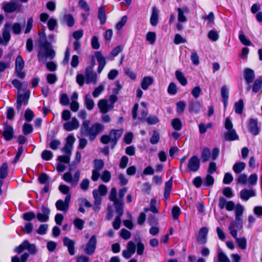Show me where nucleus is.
<instances>
[{"label":"nucleus","mask_w":262,"mask_h":262,"mask_svg":"<svg viewBox=\"0 0 262 262\" xmlns=\"http://www.w3.org/2000/svg\"><path fill=\"white\" fill-rule=\"evenodd\" d=\"M29 254L28 253H24L20 257L14 256L12 258L11 262H25L28 258Z\"/></svg>","instance_id":"39"},{"label":"nucleus","mask_w":262,"mask_h":262,"mask_svg":"<svg viewBox=\"0 0 262 262\" xmlns=\"http://www.w3.org/2000/svg\"><path fill=\"white\" fill-rule=\"evenodd\" d=\"M235 228H236V227L235 222H230L229 226V230L230 231V233L233 237H236V236H237V230Z\"/></svg>","instance_id":"45"},{"label":"nucleus","mask_w":262,"mask_h":262,"mask_svg":"<svg viewBox=\"0 0 262 262\" xmlns=\"http://www.w3.org/2000/svg\"><path fill=\"white\" fill-rule=\"evenodd\" d=\"M154 79L150 76H146L142 79L141 85L142 89L146 90L148 89L149 85L153 83Z\"/></svg>","instance_id":"26"},{"label":"nucleus","mask_w":262,"mask_h":262,"mask_svg":"<svg viewBox=\"0 0 262 262\" xmlns=\"http://www.w3.org/2000/svg\"><path fill=\"white\" fill-rule=\"evenodd\" d=\"M60 103L63 105H68L70 103L69 97L66 94H62L60 96Z\"/></svg>","instance_id":"64"},{"label":"nucleus","mask_w":262,"mask_h":262,"mask_svg":"<svg viewBox=\"0 0 262 262\" xmlns=\"http://www.w3.org/2000/svg\"><path fill=\"white\" fill-rule=\"evenodd\" d=\"M156 38V33L154 32H149L146 34V40L151 44L155 43Z\"/></svg>","instance_id":"57"},{"label":"nucleus","mask_w":262,"mask_h":262,"mask_svg":"<svg viewBox=\"0 0 262 262\" xmlns=\"http://www.w3.org/2000/svg\"><path fill=\"white\" fill-rule=\"evenodd\" d=\"M117 189L114 187L111 189L110 194L109 195V199L111 201L114 202L118 201V199L117 198Z\"/></svg>","instance_id":"56"},{"label":"nucleus","mask_w":262,"mask_h":262,"mask_svg":"<svg viewBox=\"0 0 262 262\" xmlns=\"http://www.w3.org/2000/svg\"><path fill=\"white\" fill-rule=\"evenodd\" d=\"M214 178L210 174H207L204 180V185L206 186H212L214 184Z\"/></svg>","instance_id":"46"},{"label":"nucleus","mask_w":262,"mask_h":262,"mask_svg":"<svg viewBox=\"0 0 262 262\" xmlns=\"http://www.w3.org/2000/svg\"><path fill=\"white\" fill-rule=\"evenodd\" d=\"M175 74L176 78L183 86H185L187 84V79L181 71L179 70L176 71Z\"/></svg>","instance_id":"33"},{"label":"nucleus","mask_w":262,"mask_h":262,"mask_svg":"<svg viewBox=\"0 0 262 262\" xmlns=\"http://www.w3.org/2000/svg\"><path fill=\"white\" fill-rule=\"evenodd\" d=\"M148 223L150 226H156L158 224V219L154 214H150L148 217Z\"/></svg>","instance_id":"59"},{"label":"nucleus","mask_w":262,"mask_h":262,"mask_svg":"<svg viewBox=\"0 0 262 262\" xmlns=\"http://www.w3.org/2000/svg\"><path fill=\"white\" fill-rule=\"evenodd\" d=\"M50 210L49 208L42 206L41 208V212L36 214L37 220L40 222H46L49 221Z\"/></svg>","instance_id":"12"},{"label":"nucleus","mask_w":262,"mask_h":262,"mask_svg":"<svg viewBox=\"0 0 262 262\" xmlns=\"http://www.w3.org/2000/svg\"><path fill=\"white\" fill-rule=\"evenodd\" d=\"M97 244V238L95 235H93L84 248V251L88 255H92L95 251Z\"/></svg>","instance_id":"7"},{"label":"nucleus","mask_w":262,"mask_h":262,"mask_svg":"<svg viewBox=\"0 0 262 262\" xmlns=\"http://www.w3.org/2000/svg\"><path fill=\"white\" fill-rule=\"evenodd\" d=\"M158 10L156 7H154L152 9V14L150 17V24L153 26H156L158 23Z\"/></svg>","instance_id":"23"},{"label":"nucleus","mask_w":262,"mask_h":262,"mask_svg":"<svg viewBox=\"0 0 262 262\" xmlns=\"http://www.w3.org/2000/svg\"><path fill=\"white\" fill-rule=\"evenodd\" d=\"M71 200V194H68L66 195L64 201L58 200L55 204L56 207L58 210L67 212L68 210L69 204Z\"/></svg>","instance_id":"6"},{"label":"nucleus","mask_w":262,"mask_h":262,"mask_svg":"<svg viewBox=\"0 0 262 262\" xmlns=\"http://www.w3.org/2000/svg\"><path fill=\"white\" fill-rule=\"evenodd\" d=\"M95 56L99 63L98 72L100 73L105 66V58L103 57L101 53L99 51L95 53Z\"/></svg>","instance_id":"15"},{"label":"nucleus","mask_w":262,"mask_h":262,"mask_svg":"<svg viewBox=\"0 0 262 262\" xmlns=\"http://www.w3.org/2000/svg\"><path fill=\"white\" fill-rule=\"evenodd\" d=\"M95 170L100 171L104 167V162L102 160L96 159L94 161Z\"/></svg>","instance_id":"48"},{"label":"nucleus","mask_w":262,"mask_h":262,"mask_svg":"<svg viewBox=\"0 0 262 262\" xmlns=\"http://www.w3.org/2000/svg\"><path fill=\"white\" fill-rule=\"evenodd\" d=\"M101 178L102 180L105 182L107 183L108 182L111 178V172L107 170H104L101 176Z\"/></svg>","instance_id":"50"},{"label":"nucleus","mask_w":262,"mask_h":262,"mask_svg":"<svg viewBox=\"0 0 262 262\" xmlns=\"http://www.w3.org/2000/svg\"><path fill=\"white\" fill-rule=\"evenodd\" d=\"M236 242L238 246L242 250H245L247 247V240L245 237L238 238L237 236L236 237H234Z\"/></svg>","instance_id":"38"},{"label":"nucleus","mask_w":262,"mask_h":262,"mask_svg":"<svg viewBox=\"0 0 262 262\" xmlns=\"http://www.w3.org/2000/svg\"><path fill=\"white\" fill-rule=\"evenodd\" d=\"M181 212V209L179 207L174 206L171 210V213L173 219L177 220Z\"/></svg>","instance_id":"52"},{"label":"nucleus","mask_w":262,"mask_h":262,"mask_svg":"<svg viewBox=\"0 0 262 262\" xmlns=\"http://www.w3.org/2000/svg\"><path fill=\"white\" fill-rule=\"evenodd\" d=\"M202 107V102L195 100H189L188 108L190 113L198 114L200 112Z\"/></svg>","instance_id":"11"},{"label":"nucleus","mask_w":262,"mask_h":262,"mask_svg":"<svg viewBox=\"0 0 262 262\" xmlns=\"http://www.w3.org/2000/svg\"><path fill=\"white\" fill-rule=\"evenodd\" d=\"M63 243L64 245L68 247L69 253L71 255H74L75 254V243L74 241L69 238L67 237H64L63 239Z\"/></svg>","instance_id":"18"},{"label":"nucleus","mask_w":262,"mask_h":262,"mask_svg":"<svg viewBox=\"0 0 262 262\" xmlns=\"http://www.w3.org/2000/svg\"><path fill=\"white\" fill-rule=\"evenodd\" d=\"M200 167V160L196 156H193L188 160L187 167L189 170L195 172Z\"/></svg>","instance_id":"10"},{"label":"nucleus","mask_w":262,"mask_h":262,"mask_svg":"<svg viewBox=\"0 0 262 262\" xmlns=\"http://www.w3.org/2000/svg\"><path fill=\"white\" fill-rule=\"evenodd\" d=\"M37 47V57L39 61L45 63L47 62L48 59L52 60L55 57L56 52L53 49L51 42L38 44Z\"/></svg>","instance_id":"2"},{"label":"nucleus","mask_w":262,"mask_h":262,"mask_svg":"<svg viewBox=\"0 0 262 262\" xmlns=\"http://www.w3.org/2000/svg\"><path fill=\"white\" fill-rule=\"evenodd\" d=\"M178 12V20L181 23L185 22L187 21V18L184 15V13H188L189 9L186 7H184L182 8H178L177 9Z\"/></svg>","instance_id":"21"},{"label":"nucleus","mask_w":262,"mask_h":262,"mask_svg":"<svg viewBox=\"0 0 262 262\" xmlns=\"http://www.w3.org/2000/svg\"><path fill=\"white\" fill-rule=\"evenodd\" d=\"M104 88L103 85H100L99 86L96 88L93 92V96L95 98L98 97L100 94L104 91Z\"/></svg>","instance_id":"63"},{"label":"nucleus","mask_w":262,"mask_h":262,"mask_svg":"<svg viewBox=\"0 0 262 262\" xmlns=\"http://www.w3.org/2000/svg\"><path fill=\"white\" fill-rule=\"evenodd\" d=\"M21 7V4L18 0H11L9 3L3 4V9L7 13H12L15 11L19 10Z\"/></svg>","instance_id":"4"},{"label":"nucleus","mask_w":262,"mask_h":262,"mask_svg":"<svg viewBox=\"0 0 262 262\" xmlns=\"http://www.w3.org/2000/svg\"><path fill=\"white\" fill-rule=\"evenodd\" d=\"M85 82L88 84L93 83L95 84L97 82V74L93 72L92 66L88 67L85 71Z\"/></svg>","instance_id":"8"},{"label":"nucleus","mask_w":262,"mask_h":262,"mask_svg":"<svg viewBox=\"0 0 262 262\" xmlns=\"http://www.w3.org/2000/svg\"><path fill=\"white\" fill-rule=\"evenodd\" d=\"M41 157L43 160L48 161L51 160L53 157V154L50 150H45L42 151Z\"/></svg>","instance_id":"60"},{"label":"nucleus","mask_w":262,"mask_h":262,"mask_svg":"<svg viewBox=\"0 0 262 262\" xmlns=\"http://www.w3.org/2000/svg\"><path fill=\"white\" fill-rule=\"evenodd\" d=\"M202 19L206 20L208 21V24L212 25L214 23V15L213 12H210L208 15H203L202 17Z\"/></svg>","instance_id":"55"},{"label":"nucleus","mask_w":262,"mask_h":262,"mask_svg":"<svg viewBox=\"0 0 262 262\" xmlns=\"http://www.w3.org/2000/svg\"><path fill=\"white\" fill-rule=\"evenodd\" d=\"M208 232V230L206 227H203L200 229L198 236V241L199 243L205 244L207 242Z\"/></svg>","instance_id":"17"},{"label":"nucleus","mask_w":262,"mask_h":262,"mask_svg":"<svg viewBox=\"0 0 262 262\" xmlns=\"http://www.w3.org/2000/svg\"><path fill=\"white\" fill-rule=\"evenodd\" d=\"M114 205L118 215L122 216L123 214L124 201H117L114 202Z\"/></svg>","instance_id":"27"},{"label":"nucleus","mask_w":262,"mask_h":262,"mask_svg":"<svg viewBox=\"0 0 262 262\" xmlns=\"http://www.w3.org/2000/svg\"><path fill=\"white\" fill-rule=\"evenodd\" d=\"M211 156V152L209 148L205 147L201 153L202 162L205 163L209 160Z\"/></svg>","instance_id":"35"},{"label":"nucleus","mask_w":262,"mask_h":262,"mask_svg":"<svg viewBox=\"0 0 262 262\" xmlns=\"http://www.w3.org/2000/svg\"><path fill=\"white\" fill-rule=\"evenodd\" d=\"M248 128L249 131L253 135H257L259 133L257 121L254 119H251L250 120Z\"/></svg>","instance_id":"20"},{"label":"nucleus","mask_w":262,"mask_h":262,"mask_svg":"<svg viewBox=\"0 0 262 262\" xmlns=\"http://www.w3.org/2000/svg\"><path fill=\"white\" fill-rule=\"evenodd\" d=\"M47 25L50 31H53L57 26V21L53 18H50L48 21Z\"/></svg>","instance_id":"44"},{"label":"nucleus","mask_w":262,"mask_h":262,"mask_svg":"<svg viewBox=\"0 0 262 262\" xmlns=\"http://www.w3.org/2000/svg\"><path fill=\"white\" fill-rule=\"evenodd\" d=\"M238 37L239 40L243 45L247 46H250L251 45V41L246 37L242 31L239 32Z\"/></svg>","instance_id":"41"},{"label":"nucleus","mask_w":262,"mask_h":262,"mask_svg":"<svg viewBox=\"0 0 262 262\" xmlns=\"http://www.w3.org/2000/svg\"><path fill=\"white\" fill-rule=\"evenodd\" d=\"M236 181L238 183L246 185L248 181L247 176L245 173L240 174L238 176Z\"/></svg>","instance_id":"54"},{"label":"nucleus","mask_w":262,"mask_h":262,"mask_svg":"<svg viewBox=\"0 0 262 262\" xmlns=\"http://www.w3.org/2000/svg\"><path fill=\"white\" fill-rule=\"evenodd\" d=\"M15 73L18 77L20 79H24L26 74L22 70L24 68L25 62L21 56H18L15 60Z\"/></svg>","instance_id":"5"},{"label":"nucleus","mask_w":262,"mask_h":262,"mask_svg":"<svg viewBox=\"0 0 262 262\" xmlns=\"http://www.w3.org/2000/svg\"><path fill=\"white\" fill-rule=\"evenodd\" d=\"M160 139V135L159 133L156 130L153 132V134L150 139V142L152 144H157Z\"/></svg>","instance_id":"47"},{"label":"nucleus","mask_w":262,"mask_h":262,"mask_svg":"<svg viewBox=\"0 0 262 262\" xmlns=\"http://www.w3.org/2000/svg\"><path fill=\"white\" fill-rule=\"evenodd\" d=\"M11 26L9 23L5 24L3 32V37L6 42H8L10 39V31Z\"/></svg>","instance_id":"25"},{"label":"nucleus","mask_w":262,"mask_h":262,"mask_svg":"<svg viewBox=\"0 0 262 262\" xmlns=\"http://www.w3.org/2000/svg\"><path fill=\"white\" fill-rule=\"evenodd\" d=\"M171 125L176 130H180L182 128V122L180 119L175 118L171 121Z\"/></svg>","instance_id":"40"},{"label":"nucleus","mask_w":262,"mask_h":262,"mask_svg":"<svg viewBox=\"0 0 262 262\" xmlns=\"http://www.w3.org/2000/svg\"><path fill=\"white\" fill-rule=\"evenodd\" d=\"M93 197L95 199L94 203L96 206L99 205L101 202L102 199L98 194V190L94 189L93 191Z\"/></svg>","instance_id":"53"},{"label":"nucleus","mask_w":262,"mask_h":262,"mask_svg":"<svg viewBox=\"0 0 262 262\" xmlns=\"http://www.w3.org/2000/svg\"><path fill=\"white\" fill-rule=\"evenodd\" d=\"M98 106L100 109L101 113L103 114L106 113L108 111V104L106 99H101L98 103Z\"/></svg>","instance_id":"24"},{"label":"nucleus","mask_w":262,"mask_h":262,"mask_svg":"<svg viewBox=\"0 0 262 262\" xmlns=\"http://www.w3.org/2000/svg\"><path fill=\"white\" fill-rule=\"evenodd\" d=\"M33 131V127L31 124L25 123L23 126V132L25 135L31 133Z\"/></svg>","instance_id":"51"},{"label":"nucleus","mask_w":262,"mask_h":262,"mask_svg":"<svg viewBox=\"0 0 262 262\" xmlns=\"http://www.w3.org/2000/svg\"><path fill=\"white\" fill-rule=\"evenodd\" d=\"M34 117V113L30 109L28 108L26 110L25 118L27 121H31L33 119Z\"/></svg>","instance_id":"58"},{"label":"nucleus","mask_w":262,"mask_h":262,"mask_svg":"<svg viewBox=\"0 0 262 262\" xmlns=\"http://www.w3.org/2000/svg\"><path fill=\"white\" fill-rule=\"evenodd\" d=\"M14 130L12 126L7 123L4 124V130L3 135L7 141L11 140L13 137Z\"/></svg>","instance_id":"14"},{"label":"nucleus","mask_w":262,"mask_h":262,"mask_svg":"<svg viewBox=\"0 0 262 262\" xmlns=\"http://www.w3.org/2000/svg\"><path fill=\"white\" fill-rule=\"evenodd\" d=\"M25 250H28L31 255H34L37 252L35 245L30 244L27 240L24 241L21 244L17 247L15 249V251L18 253H20Z\"/></svg>","instance_id":"3"},{"label":"nucleus","mask_w":262,"mask_h":262,"mask_svg":"<svg viewBox=\"0 0 262 262\" xmlns=\"http://www.w3.org/2000/svg\"><path fill=\"white\" fill-rule=\"evenodd\" d=\"M246 166V163L243 162H236L233 165L232 169L235 173L238 174L245 169Z\"/></svg>","instance_id":"30"},{"label":"nucleus","mask_w":262,"mask_h":262,"mask_svg":"<svg viewBox=\"0 0 262 262\" xmlns=\"http://www.w3.org/2000/svg\"><path fill=\"white\" fill-rule=\"evenodd\" d=\"M225 139L227 141H233L238 139V136L236 134L235 129L228 130L224 134Z\"/></svg>","instance_id":"22"},{"label":"nucleus","mask_w":262,"mask_h":262,"mask_svg":"<svg viewBox=\"0 0 262 262\" xmlns=\"http://www.w3.org/2000/svg\"><path fill=\"white\" fill-rule=\"evenodd\" d=\"M62 21L63 23L67 24L70 27H73L74 25V19L72 15L70 14L64 15L62 18Z\"/></svg>","instance_id":"31"},{"label":"nucleus","mask_w":262,"mask_h":262,"mask_svg":"<svg viewBox=\"0 0 262 262\" xmlns=\"http://www.w3.org/2000/svg\"><path fill=\"white\" fill-rule=\"evenodd\" d=\"M208 37L212 41H216L219 37L218 32L215 30H212L208 33Z\"/></svg>","instance_id":"42"},{"label":"nucleus","mask_w":262,"mask_h":262,"mask_svg":"<svg viewBox=\"0 0 262 262\" xmlns=\"http://www.w3.org/2000/svg\"><path fill=\"white\" fill-rule=\"evenodd\" d=\"M261 86L262 78L260 77L256 79L254 82L252 87V91L255 93L258 92L260 90Z\"/></svg>","instance_id":"36"},{"label":"nucleus","mask_w":262,"mask_h":262,"mask_svg":"<svg viewBox=\"0 0 262 262\" xmlns=\"http://www.w3.org/2000/svg\"><path fill=\"white\" fill-rule=\"evenodd\" d=\"M186 107V103L182 101H178L177 103V111L179 113H183Z\"/></svg>","instance_id":"61"},{"label":"nucleus","mask_w":262,"mask_h":262,"mask_svg":"<svg viewBox=\"0 0 262 262\" xmlns=\"http://www.w3.org/2000/svg\"><path fill=\"white\" fill-rule=\"evenodd\" d=\"M49 177L46 173H42L38 178L39 182L41 184L49 183Z\"/></svg>","instance_id":"43"},{"label":"nucleus","mask_w":262,"mask_h":262,"mask_svg":"<svg viewBox=\"0 0 262 262\" xmlns=\"http://www.w3.org/2000/svg\"><path fill=\"white\" fill-rule=\"evenodd\" d=\"M90 120L83 121L80 129V134L82 137H88L90 141H93L97 136L104 130V126L99 123H93L91 126Z\"/></svg>","instance_id":"1"},{"label":"nucleus","mask_w":262,"mask_h":262,"mask_svg":"<svg viewBox=\"0 0 262 262\" xmlns=\"http://www.w3.org/2000/svg\"><path fill=\"white\" fill-rule=\"evenodd\" d=\"M123 133V129H112L109 134L111 138V148H113L116 145L118 140L121 137Z\"/></svg>","instance_id":"9"},{"label":"nucleus","mask_w":262,"mask_h":262,"mask_svg":"<svg viewBox=\"0 0 262 262\" xmlns=\"http://www.w3.org/2000/svg\"><path fill=\"white\" fill-rule=\"evenodd\" d=\"M84 104L88 110H92L95 105L94 101L89 94H86L84 97Z\"/></svg>","instance_id":"28"},{"label":"nucleus","mask_w":262,"mask_h":262,"mask_svg":"<svg viewBox=\"0 0 262 262\" xmlns=\"http://www.w3.org/2000/svg\"><path fill=\"white\" fill-rule=\"evenodd\" d=\"M8 175V165L6 163H4L0 167V183H3L4 179Z\"/></svg>","instance_id":"29"},{"label":"nucleus","mask_w":262,"mask_h":262,"mask_svg":"<svg viewBox=\"0 0 262 262\" xmlns=\"http://www.w3.org/2000/svg\"><path fill=\"white\" fill-rule=\"evenodd\" d=\"M79 127V123L76 117H73L71 121H68L63 124V128L67 131L77 129Z\"/></svg>","instance_id":"13"},{"label":"nucleus","mask_w":262,"mask_h":262,"mask_svg":"<svg viewBox=\"0 0 262 262\" xmlns=\"http://www.w3.org/2000/svg\"><path fill=\"white\" fill-rule=\"evenodd\" d=\"M172 178H171L165 184L164 196L165 199H167L169 196L170 192L172 188Z\"/></svg>","instance_id":"32"},{"label":"nucleus","mask_w":262,"mask_h":262,"mask_svg":"<svg viewBox=\"0 0 262 262\" xmlns=\"http://www.w3.org/2000/svg\"><path fill=\"white\" fill-rule=\"evenodd\" d=\"M255 192L253 190L244 189L240 191L241 198L244 201H248L250 197L254 196Z\"/></svg>","instance_id":"19"},{"label":"nucleus","mask_w":262,"mask_h":262,"mask_svg":"<svg viewBox=\"0 0 262 262\" xmlns=\"http://www.w3.org/2000/svg\"><path fill=\"white\" fill-rule=\"evenodd\" d=\"M36 215L34 212L32 211H28L23 214V217L24 220L27 221H30L34 219Z\"/></svg>","instance_id":"49"},{"label":"nucleus","mask_w":262,"mask_h":262,"mask_svg":"<svg viewBox=\"0 0 262 262\" xmlns=\"http://www.w3.org/2000/svg\"><path fill=\"white\" fill-rule=\"evenodd\" d=\"M167 92L169 94L171 95H174L177 93V86L174 82L170 83L167 89Z\"/></svg>","instance_id":"62"},{"label":"nucleus","mask_w":262,"mask_h":262,"mask_svg":"<svg viewBox=\"0 0 262 262\" xmlns=\"http://www.w3.org/2000/svg\"><path fill=\"white\" fill-rule=\"evenodd\" d=\"M244 78L248 84L252 83L255 78V74L253 70L246 68L244 71Z\"/></svg>","instance_id":"16"},{"label":"nucleus","mask_w":262,"mask_h":262,"mask_svg":"<svg viewBox=\"0 0 262 262\" xmlns=\"http://www.w3.org/2000/svg\"><path fill=\"white\" fill-rule=\"evenodd\" d=\"M244 108V101L243 99H239L234 104L235 112L238 114H241L243 113Z\"/></svg>","instance_id":"37"},{"label":"nucleus","mask_w":262,"mask_h":262,"mask_svg":"<svg viewBox=\"0 0 262 262\" xmlns=\"http://www.w3.org/2000/svg\"><path fill=\"white\" fill-rule=\"evenodd\" d=\"M98 17L100 21V23L101 25H103L106 22V14H105V10L104 7L102 6L100 8L98 13Z\"/></svg>","instance_id":"34"}]
</instances>
